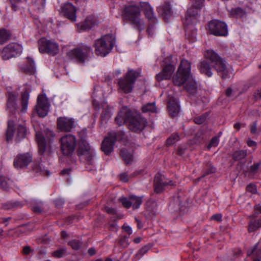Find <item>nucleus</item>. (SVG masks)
<instances>
[{"label":"nucleus","instance_id":"1","mask_svg":"<svg viewBox=\"0 0 261 261\" xmlns=\"http://www.w3.org/2000/svg\"><path fill=\"white\" fill-rule=\"evenodd\" d=\"M204 56L206 59L211 61L213 67L222 79H225L231 76L232 74L231 68L227 66L224 59L221 58L213 50H207Z\"/></svg>","mask_w":261,"mask_h":261},{"label":"nucleus","instance_id":"2","mask_svg":"<svg viewBox=\"0 0 261 261\" xmlns=\"http://www.w3.org/2000/svg\"><path fill=\"white\" fill-rule=\"evenodd\" d=\"M141 12L138 6L130 5L126 6L122 12V18L128 21L134 28L141 32L144 29V23L141 19Z\"/></svg>","mask_w":261,"mask_h":261},{"label":"nucleus","instance_id":"3","mask_svg":"<svg viewBox=\"0 0 261 261\" xmlns=\"http://www.w3.org/2000/svg\"><path fill=\"white\" fill-rule=\"evenodd\" d=\"M115 43V38L112 35H106L95 41V54L97 56L105 57L111 51Z\"/></svg>","mask_w":261,"mask_h":261},{"label":"nucleus","instance_id":"4","mask_svg":"<svg viewBox=\"0 0 261 261\" xmlns=\"http://www.w3.org/2000/svg\"><path fill=\"white\" fill-rule=\"evenodd\" d=\"M93 55V50L90 46L85 44H81L76 48L70 50L67 54L69 59L75 60L80 63L88 61L89 58Z\"/></svg>","mask_w":261,"mask_h":261},{"label":"nucleus","instance_id":"5","mask_svg":"<svg viewBox=\"0 0 261 261\" xmlns=\"http://www.w3.org/2000/svg\"><path fill=\"white\" fill-rule=\"evenodd\" d=\"M139 76V73L134 70L128 69L127 72L123 77L119 79V89L125 93H130L137 78Z\"/></svg>","mask_w":261,"mask_h":261},{"label":"nucleus","instance_id":"6","mask_svg":"<svg viewBox=\"0 0 261 261\" xmlns=\"http://www.w3.org/2000/svg\"><path fill=\"white\" fill-rule=\"evenodd\" d=\"M172 56L169 55L165 58L162 64V70L155 76L158 82L169 80L171 77L175 67L172 64L171 60Z\"/></svg>","mask_w":261,"mask_h":261},{"label":"nucleus","instance_id":"7","mask_svg":"<svg viewBox=\"0 0 261 261\" xmlns=\"http://www.w3.org/2000/svg\"><path fill=\"white\" fill-rule=\"evenodd\" d=\"M207 30L210 34L216 36H226L228 34L227 24L224 22L218 19H213L210 21Z\"/></svg>","mask_w":261,"mask_h":261},{"label":"nucleus","instance_id":"8","mask_svg":"<svg viewBox=\"0 0 261 261\" xmlns=\"http://www.w3.org/2000/svg\"><path fill=\"white\" fill-rule=\"evenodd\" d=\"M61 150L64 155H71L74 150L76 145L75 137L71 134L66 135L60 139Z\"/></svg>","mask_w":261,"mask_h":261},{"label":"nucleus","instance_id":"9","mask_svg":"<svg viewBox=\"0 0 261 261\" xmlns=\"http://www.w3.org/2000/svg\"><path fill=\"white\" fill-rule=\"evenodd\" d=\"M77 152L81 159L85 160L88 164H94L95 151L93 149L91 148L87 142H81L79 143Z\"/></svg>","mask_w":261,"mask_h":261},{"label":"nucleus","instance_id":"10","mask_svg":"<svg viewBox=\"0 0 261 261\" xmlns=\"http://www.w3.org/2000/svg\"><path fill=\"white\" fill-rule=\"evenodd\" d=\"M39 50L41 53H46L55 56L59 52L58 44L55 42L42 38L38 41Z\"/></svg>","mask_w":261,"mask_h":261},{"label":"nucleus","instance_id":"11","mask_svg":"<svg viewBox=\"0 0 261 261\" xmlns=\"http://www.w3.org/2000/svg\"><path fill=\"white\" fill-rule=\"evenodd\" d=\"M54 137V133L49 130H46L44 133L37 132L36 139L38 143V150L40 154H43L46 149V141H51Z\"/></svg>","mask_w":261,"mask_h":261},{"label":"nucleus","instance_id":"12","mask_svg":"<svg viewBox=\"0 0 261 261\" xmlns=\"http://www.w3.org/2000/svg\"><path fill=\"white\" fill-rule=\"evenodd\" d=\"M49 106L50 104L45 94L38 96L35 110L39 117H44L47 115Z\"/></svg>","mask_w":261,"mask_h":261},{"label":"nucleus","instance_id":"13","mask_svg":"<svg viewBox=\"0 0 261 261\" xmlns=\"http://www.w3.org/2000/svg\"><path fill=\"white\" fill-rule=\"evenodd\" d=\"M22 51V47L20 44L12 43L3 49L1 52V56L4 60H8L20 55Z\"/></svg>","mask_w":261,"mask_h":261},{"label":"nucleus","instance_id":"14","mask_svg":"<svg viewBox=\"0 0 261 261\" xmlns=\"http://www.w3.org/2000/svg\"><path fill=\"white\" fill-rule=\"evenodd\" d=\"M57 123L58 129L64 132H71L76 125V122L73 118L67 117H59Z\"/></svg>","mask_w":261,"mask_h":261},{"label":"nucleus","instance_id":"15","mask_svg":"<svg viewBox=\"0 0 261 261\" xmlns=\"http://www.w3.org/2000/svg\"><path fill=\"white\" fill-rule=\"evenodd\" d=\"M128 123L130 130L134 132L140 133L144 128L147 122L145 119L140 116H132L130 114Z\"/></svg>","mask_w":261,"mask_h":261},{"label":"nucleus","instance_id":"16","mask_svg":"<svg viewBox=\"0 0 261 261\" xmlns=\"http://www.w3.org/2000/svg\"><path fill=\"white\" fill-rule=\"evenodd\" d=\"M116 140V134L115 132H110L101 143L102 151L109 155L113 150V146Z\"/></svg>","mask_w":261,"mask_h":261},{"label":"nucleus","instance_id":"17","mask_svg":"<svg viewBox=\"0 0 261 261\" xmlns=\"http://www.w3.org/2000/svg\"><path fill=\"white\" fill-rule=\"evenodd\" d=\"M119 200L127 208L132 206L133 209H137L140 207L142 202V197L131 195L128 197H120Z\"/></svg>","mask_w":261,"mask_h":261},{"label":"nucleus","instance_id":"18","mask_svg":"<svg viewBox=\"0 0 261 261\" xmlns=\"http://www.w3.org/2000/svg\"><path fill=\"white\" fill-rule=\"evenodd\" d=\"M32 156L29 153L18 154L14 160V166L17 169L27 167L32 162Z\"/></svg>","mask_w":261,"mask_h":261},{"label":"nucleus","instance_id":"19","mask_svg":"<svg viewBox=\"0 0 261 261\" xmlns=\"http://www.w3.org/2000/svg\"><path fill=\"white\" fill-rule=\"evenodd\" d=\"M165 178L159 174H156L154 177V191L157 193H160L164 189L165 186L167 185H173L172 180L165 181Z\"/></svg>","mask_w":261,"mask_h":261},{"label":"nucleus","instance_id":"20","mask_svg":"<svg viewBox=\"0 0 261 261\" xmlns=\"http://www.w3.org/2000/svg\"><path fill=\"white\" fill-rule=\"evenodd\" d=\"M31 86L25 84L22 89L21 93V112H25L28 109L29 99L30 98V93L31 92Z\"/></svg>","mask_w":261,"mask_h":261},{"label":"nucleus","instance_id":"21","mask_svg":"<svg viewBox=\"0 0 261 261\" xmlns=\"http://www.w3.org/2000/svg\"><path fill=\"white\" fill-rule=\"evenodd\" d=\"M140 7L144 12V14L148 20L153 23L157 22V19L154 16V13L152 8L151 7L148 2H140Z\"/></svg>","mask_w":261,"mask_h":261},{"label":"nucleus","instance_id":"22","mask_svg":"<svg viewBox=\"0 0 261 261\" xmlns=\"http://www.w3.org/2000/svg\"><path fill=\"white\" fill-rule=\"evenodd\" d=\"M62 11L64 16L74 22L76 20V8L71 3L65 4L62 7Z\"/></svg>","mask_w":261,"mask_h":261},{"label":"nucleus","instance_id":"23","mask_svg":"<svg viewBox=\"0 0 261 261\" xmlns=\"http://www.w3.org/2000/svg\"><path fill=\"white\" fill-rule=\"evenodd\" d=\"M130 112L126 108H123L118 113L115 118L116 123L119 126L124 124L125 123H128Z\"/></svg>","mask_w":261,"mask_h":261},{"label":"nucleus","instance_id":"24","mask_svg":"<svg viewBox=\"0 0 261 261\" xmlns=\"http://www.w3.org/2000/svg\"><path fill=\"white\" fill-rule=\"evenodd\" d=\"M19 67L23 72L28 74L33 75L36 72L35 63L30 58H27L25 63L20 64Z\"/></svg>","mask_w":261,"mask_h":261},{"label":"nucleus","instance_id":"25","mask_svg":"<svg viewBox=\"0 0 261 261\" xmlns=\"http://www.w3.org/2000/svg\"><path fill=\"white\" fill-rule=\"evenodd\" d=\"M248 256H252L253 261H261V242H258L250 250L247 251Z\"/></svg>","mask_w":261,"mask_h":261},{"label":"nucleus","instance_id":"26","mask_svg":"<svg viewBox=\"0 0 261 261\" xmlns=\"http://www.w3.org/2000/svg\"><path fill=\"white\" fill-rule=\"evenodd\" d=\"M198 68L201 74H203L207 77H211L213 75L211 67L205 60L201 61L198 65Z\"/></svg>","mask_w":261,"mask_h":261},{"label":"nucleus","instance_id":"27","mask_svg":"<svg viewBox=\"0 0 261 261\" xmlns=\"http://www.w3.org/2000/svg\"><path fill=\"white\" fill-rule=\"evenodd\" d=\"M17 94L11 92L8 93L7 108L11 113L15 112L17 109Z\"/></svg>","mask_w":261,"mask_h":261},{"label":"nucleus","instance_id":"28","mask_svg":"<svg viewBox=\"0 0 261 261\" xmlns=\"http://www.w3.org/2000/svg\"><path fill=\"white\" fill-rule=\"evenodd\" d=\"M189 76L182 73V72L180 71H177L172 80L175 85L180 86L186 83L187 81L189 79Z\"/></svg>","mask_w":261,"mask_h":261},{"label":"nucleus","instance_id":"29","mask_svg":"<svg viewBox=\"0 0 261 261\" xmlns=\"http://www.w3.org/2000/svg\"><path fill=\"white\" fill-rule=\"evenodd\" d=\"M13 185V181L9 176L0 174V188L8 190Z\"/></svg>","mask_w":261,"mask_h":261},{"label":"nucleus","instance_id":"30","mask_svg":"<svg viewBox=\"0 0 261 261\" xmlns=\"http://www.w3.org/2000/svg\"><path fill=\"white\" fill-rule=\"evenodd\" d=\"M32 169L34 172L38 174L46 175L47 176L50 175L49 171L45 168L41 162L39 161L34 163Z\"/></svg>","mask_w":261,"mask_h":261},{"label":"nucleus","instance_id":"31","mask_svg":"<svg viewBox=\"0 0 261 261\" xmlns=\"http://www.w3.org/2000/svg\"><path fill=\"white\" fill-rule=\"evenodd\" d=\"M120 155L126 164H131L133 163L134 156L132 150L128 151L125 148H123L120 150Z\"/></svg>","mask_w":261,"mask_h":261},{"label":"nucleus","instance_id":"32","mask_svg":"<svg viewBox=\"0 0 261 261\" xmlns=\"http://www.w3.org/2000/svg\"><path fill=\"white\" fill-rule=\"evenodd\" d=\"M97 24L95 18L93 16H89L86 18L84 22L81 24L82 30H87L91 29Z\"/></svg>","mask_w":261,"mask_h":261},{"label":"nucleus","instance_id":"33","mask_svg":"<svg viewBox=\"0 0 261 261\" xmlns=\"http://www.w3.org/2000/svg\"><path fill=\"white\" fill-rule=\"evenodd\" d=\"M177 71L182 72L190 76L191 71V63L188 60L183 59L180 61V63Z\"/></svg>","mask_w":261,"mask_h":261},{"label":"nucleus","instance_id":"34","mask_svg":"<svg viewBox=\"0 0 261 261\" xmlns=\"http://www.w3.org/2000/svg\"><path fill=\"white\" fill-rule=\"evenodd\" d=\"M168 110L170 115L172 117H175L179 111V106L176 101L170 100L168 102Z\"/></svg>","mask_w":261,"mask_h":261},{"label":"nucleus","instance_id":"35","mask_svg":"<svg viewBox=\"0 0 261 261\" xmlns=\"http://www.w3.org/2000/svg\"><path fill=\"white\" fill-rule=\"evenodd\" d=\"M200 9H197V8L194 7L193 4H192V6L187 10L186 21L190 22L191 21L192 17L196 18L198 16H199Z\"/></svg>","mask_w":261,"mask_h":261},{"label":"nucleus","instance_id":"36","mask_svg":"<svg viewBox=\"0 0 261 261\" xmlns=\"http://www.w3.org/2000/svg\"><path fill=\"white\" fill-rule=\"evenodd\" d=\"M158 10L165 19H168L172 13L171 8L169 3H165L163 6L159 8Z\"/></svg>","mask_w":261,"mask_h":261},{"label":"nucleus","instance_id":"37","mask_svg":"<svg viewBox=\"0 0 261 261\" xmlns=\"http://www.w3.org/2000/svg\"><path fill=\"white\" fill-rule=\"evenodd\" d=\"M184 87L186 90L190 93H195L197 91V85L195 81L189 79L184 84Z\"/></svg>","mask_w":261,"mask_h":261},{"label":"nucleus","instance_id":"38","mask_svg":"<svg viewBox=\"0 0 261 261\" xmlns=\"http://www.w3.org/2000/svg\"><path fill=\"white\" fill-rule=\"evenodd\" d=\"M102 112L101 117L103 120H107L111 117V110L106 102H103L102 105Z\"/></svg>","mask_w":261,"mask_h":261},{"label":"nucleus","instance_id":"39","mask_svg":"<svg viewBox=\"0 0 261 261\" xmlns=\"http://www.w3.org/2000/svg\"><path fill=\"white\" fill-rule=\"evenodd\" d=\"M23 204L18 201L10 202L4 204L3 205V208L5 210H16L22 207Z\"/></svg>","mask_w":261,"mask_h":261},{"label":"nucleus","instance_id":"40","mask_svg":"<svg viewBox=\"0 0 261 261\" xmlns=\"http://www.w3.org/2000/svg\"><path fill=\"white\" fill-rule=\"evenodd\" d=\"M27 130L26 127L22 125H19L17 128L16 141L19 142L25 137Z\"/></svg>","mask_w":261,"mask_h":261},{"label":"nucleus","instance_id":"41","mask_svg":"<svg viewBox=\"0 0 261 261\" xmlns=\"http://www.w3.org/2000/svg\"><path fill=\"white\" fill-rule=\"evenodd\" d=\"M14 135V122L13 121H9L8 122V127L6 131V139L9 141L13 138Z\"/></svg>","mask_w":261,"mask_h":261},{"label":"nucleus","instance_id":"42","mask_svg":"<svg viewBox=\"0 0 261 261\" xmlns=\"http://www.w3.org/2000/svg\"><path fill=\"white\" fill-rule=\"evenodd\" d=\"M150 249L148 246H144L141 248L137 253L134 255L133 257V261H138L142 256L145 254Z\"/></svg>","mask_w":261,"mask_h":261},{"label":"nucleus","instance_id":"43","mask_svg":"<svg viewBox=\"0 0 261 261\" xmlns=\"http://www.w3.org/2000/svg\"><path fill=\"white\" fill-rule=\"evenodd\" d=\"M142 110L143 112H144V113L156 112V108L155 107V102H152L146 103V105H144L142 107Z\"/></svg>","mask_w":261,"mask_h":261},{"label":"nucleus","instance_id":"44","mask_svg":"<svg viewBox=\"0 0 261 261\" xmlns=\"http://www.w3.org/2000/svg\"><path fill=\"white\" fill-rule=\"evenodd\" d=\"M11 36L10 32L7 31L5 29L0 30V44H3L5 43L9 38Z\"/></svg>","mask_w":261,"mask_h":261},{"label":"nucleus","instance_id":"45","mask_svg":"<svg viewBox=\"0 0 261 261\" xmlns=\"http://www.w3.org/2000/svg\"><path fill=\"white\" fill-rule=\"evenodd\" d=\"M247 155V151L243 150L236 151L232 155V158L235 161H240L245 158Z\"/></svg>","mask_w":261,"mask_h":261},{"label":"nucleus","instance_id":"46","mask_svg":"<svg viewBox=\"0 0 261 261\" xmlns=\"http://www.w3.org/2000/svg\"><path fill=\"white\" fill-rule=\"evenodd\" d=\"M231 15L236 17H242L245 15V12L244 10L240 7L232 9L230 11Z\"/></svg>","mask_w":261,"mask_h":261},{"label":"nucleus","instance_id":"47","mask_svg":"<svg viewBox=\"0 0 261 261\" xmlns=\"http://www.w3.org/2000/svg\"><path fill=\"white\" fill-rule=\"evenodd\" d=\"M260 227L257 220L251 221L248 224V231L253 232L258 229Z\"/></svg>","mask_w":261,"mask_h":261},{"label":"nucleus","instance_id":"48","mask_svg":"<svg viewBox=\"0 0 261 261\" xmlns=\"http://www.w3.org/2000/svg\"><path fill=\"white\" fill-rule=\"evenodd\" d=\"M68 245H69L73 249L78 250L80 248L81 246V242L80 240L73 239L68 242Z\"/></svg>","mask_w":261,"mask_h":261},{"label":"nucleus","instance_id":"49","mask_svg":"<svg viewBox=\"0 0 261 261\" xmlns=\"http://www.w3.org/2000/svg\"><path fill=\"white\" fill-rule=\"evenodd\" d=\"M179 139L177 134H173L167 140V145L168 146L172 145L177 142Z\"/></svg>","mask_w":261,"mask_h":261},{"label":"nucleus","instance_id":"50","mask_svg":"<svg viewBox=\"0 0 261 261\" xmlns=\"http://www.w3.org/2000/svg\"><path fill=\"white\" fill-rule=\"evenodd\" d=\"M128 239V237L126 236L122 237L119 241L120 246L123 248H127L129 244Z\"/></svg>","mask_w":261,"mask_h":261},{"label":"nucleus","instance_id":"51","mask_svg":"<svg viewBox=\"0 0 261 261\" xmlns=\"http://www.w3.org/2000/svg\"><path fill=\"white\" fill-rule=\"evenodd\" d=\"M261 165V161L258 163H254L250 167L249 172L252 174H255L257 172L258 170L259 166Z\"/></svg>","mask_w":261,"mask_h":261},{"label":"nucleus","instance_id":"52","mask_svg":"<svg viewBox=\"0 0 261 261\" xmlns=\"http://www.w3.org/2000/svg\"><path fill=\"white\" fill-rule=\"evenodd\" d=\"M66 251V250L65 248L60 249L54 251L52 254L53 256L55 257L60 258L63 256V254L65 253Z\"/></svg>","mask_w":261,"mask_h":261},{"label":"nucleus","instance_id":"53","mask_svg":"<svg viewBox=\"0 0 261 261\" xmlns=\"http://www.w3.org/2000/svg\"><path fill=\"white\" fill-rule=\"evenodd\" d=\"M219 142V139L218 137H214L212 138L211 139L209 145H208V148H210L212 147H216L217 146Z\"/></svg>","mask_w":261,"mask_h":261},{"label":"nucleus","instance_id":"54","mask_svg":"<svg viewBox=\"0 0 261 261\" xmlns=\"http://www.w3.org/2000/svg\"><path fill=\"white\" fill-rule=\"evenodd\" d=\"M194 7L197 9H201L203 6L205 0H192Z\"/></svg>","mask_w":261,"mask_h":261},{"label":"nucleus","instance_id":"55","mask_svg":"<svg viewBox=\"0 0 261 261\" xmlns=\"http://www.w3.org/2000/svg\"><path fill=\"white\" fill-rule=\"evenodd\" d=\"M87 136L86 129H83L79 132V137L80 138L79 143L81 142H86V138Z\"/></svg>","mask_w":261,"mask_h":261},{"label":"nucleus","instance_id":"56","mask_svg":"<svg viewBox=\"0 0 261 261\" xmlns=\"http://www.w3.org/2000/svg\"><path fill=\"white\" fill-rule=\"evenodd\" d=\"M206 116L205 115H202L200 116L194 118V122L196 124H202L206 120Z\"/></svg>","mask_w":261,"mask_h":261},{"label":"nucleus","instance_id":"57","mask_svg":"<svg viewBox=\"0 0 261 261\" xmlns=\"http://www.w3.org/2000/svg\"><path fill=\"white\" fill-rule=\"evenodd\" d=\"M246 191L252 194H255L257 192L256 187L254 184H250L246 187Z\"/></svg>","mask_w":261,"mask_h":261},{"label":"nucleus","instance_id":"58","mask_svg":"<svg viewBox=\"0 0 261 261\" xmlns=\"http://www.w3.org/2000/svg\"><path fill=\"white\" fill-rule=\"evenodd\" d=\"M10 1L11 3L12 9L14 11H17L19 7V4L21 2V0H10Z\"/></svg>","mask_w":261,"mask_h":261},{"label":"nucleus","instance_id":"59","mask_svg":"<svg viewBox=\"0 0 261 261\" xmlns=\"http://www.w3.org/2000/svg\"><path fill=\"white\" fill-rule=\"evenodd\" d=\"M34 4L38 9H43L45 7V0H36Z\"/></svg>","mask_w":261,"mask_h":261},{"label":"nucleus","instance_id":"60","mask_svg":"<svg viewBox=\"0 0 261 261\" xmlns=\"http://www.w3.org/2000/svg\"><path fill=\"white\" fill-rule=\"evenodd\" d=\"M42 203L40 202L37 205L33 206L32 209L35 213H40L42 212Z\"/></svg>","mask_w":261,"mask_h":261},{"label":"nucleus","instance_id":"61","mask_svg":"<svg viewBox=\"0 0 261 261\" xmlns=\"http://www.w3.org/2000/svg\"><path fill=\"white\" fill-rule=\"evenodd\" d=\"M55 206L58 208H61L64 204V200L62 198H57L54 201Z\"/></svg>","mask_w":261,"mask_h":261},{"label":"nucleus","instance_id":"62","mask_svg":"<svg viewBox=\"0 0 261 261\" xmlns=\"http://www.w3.org/2000/svg\"><path fill=\"white\" fill-rule=\"evenodd\" d=\"M254 211L255 214L252 215H251L250 216V218H254L256 217V214L258 215L259 214H261V205L260 204H256L254 206Z\"/></svg>","mask_w":261,"mask_h":261},{"label":"nucleus","instance_id":"63","mask_svg":"<svg viewBox=\"0 0 261 261\" xmlns=\"http://www.w3.org/2000/svg\"><path fill=\"white\" fill-rule=\"evenodd\" d=\"M215 171V169L213 167H209L207 169L204 171L201 177L205 176V175H208L211 173H213Z\"/></svg>","mask_w":261,"mask_h":261},{"label":"nucleus","instance_id":"64","mask_svg":"<svg viewBox=\"0 0 261 261\" xmlns=\"http://www.w3.org/2000/svg\"><path fill=\"white\" fill-rule=\"evenodd\" d=\"M253 97L255 100L261 99V89L257 90L254 92Z\"/></svg>","mask_w":261,"mask_h":261}]
</instances>
